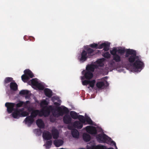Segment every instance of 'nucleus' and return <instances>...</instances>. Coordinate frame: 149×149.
<instances>
[{
    "instance_id": "f257e3e1",
    "label": "nucleus",
    "mask_w": 149,
    "mask_h": 149,
    "mask_svg": "<svg viewBox=\"0 0 149 149\" xmlns=\"http://www.w3.org/2000/svg\"><path fill=\"white\" fill-rule=\"evenodd\" d=\"M94 51L90 48L83 50L79 58L80 61L83 62L86 61L88 58H90L94 54Z\"/></svg>"
},
{
    "instance_id": "f03ea898",
    "label": "nucleus",
    "mask_w": 149,
    "mask_h": 149,
    "mask_svg": "<svg viewBox=\"0 0 149 149\" xmlns=\"http://www.w3.org/2000/svg\"><path fill=\"white\" fill-rule=\"evenodd\" d=\"M133 66L136 72H140L144 67L143 62L141 61V56L133 63Z\"/></svg>"
},
{
    "instance_id": "7ed1b4c3",
    "label": "nucleus",
    "mask_w": 149,
    "mask_h": 149,
    "mask_svg": "<svg viewBox=\"0 0 149 149\" xmlns=\"http://www.w3.org/2000/svg\"><path fill=\"white\" fill-rule=\"evenodd\" d=\"M54 110V108L52 105L49 106V107L45 106L43 107L40 111L41 116H44L45 117H47L49 116L50 112Z\"/></svg>"
},
{
    "instance_id": "20e7f679",
    "label": "nucleus",
    "mask_w": 149,
    "mask_h": 149,
    "mask_svg": "<svg viewBox=\"0 0 149 149\" xmlns=\"http://www.w3.org/2000/svg\"><path fill=\"white\" fill-rule=\"evenodd\" d=\"M97 141L100 143H109L111 140V138L109 137L104 133H101L97 134L96 137Z\"/></svg>"
},
{
    "instance_id": "39448f33",
    "label": "nucleus",
    "mask_w": 149,
    "mask_h": 149,
    "mask_svg": "<svg viewBox=\"0 0 149 149\" xmlns=\"http://www.w3.org/2000/svg\"><path fill=\"white\" fill-rule=\"evenodd\" d=\"M24 74L21 77L22 80L24 82L26 80H29L30 78H33L34 76L32 72L29 69L24 70Z\"/></svg>"
},
{
    "instance_id": "423d86ee",
    "label": "nucleus",
    "mask_w": 149,
    "mask_h": 149,
    "mask_svg": "<svg viewBox=\"0 0 149 149\" xmlns=\"http://www.w3.org/2000/svg\"><path fill=\"white\" fill-rule=\"evenodd\" d=\"M133 53L134 54H132L128 58V61L131 64H133L136 60H137L140 56L136 55V52L135 50L134 51Z\"/></svg>"
},
{
    "instance_id": "0eeeda50",
    "label": "nucleus",
    "mask_w": 149,
    "mask_h": 149,
    "mask_svg": "<svg viewBox=\"0 0 149 149\" xmlns=\"http://www.w3.org/2000/svg\"><path fill=\"white\" fill-rule=\"evenodd\" d=\"M15 104L11 102H6L5 104L6 107H7L8 112L10 113L13 111L15 108H14Z\"/></svg>"
},
{
    "instance_id": "6e6552de",
    "label": "nucleus",
    "mask_w": 149,
    "mask_h": 149,
    "mask_svg": "<svg viewBox=\"0 0 149 149\" xmlns=\"http://www.w3.org/2000/svg\"><path fill=\"white\" fill-rule=\"evenodd\" d=\"M59 112V115L62 116L64 114H68L69 112L68 109L66 107L63 106L62 107H58L57 109Z\"/></svg>"
},
{
    "instance_id": "1a4fd4ad",
    "label": "nucleus",
    "mask_w": 149,
    "mask_h": 149,
    "mask_svg": "<svg viewBox=\"0 0 149 149\" xmlns=\"http://www.w3.org/2000/svg\"><path fill=\"white\" fill-rule=\"evenodd\" d=\"M24 108L21 109L15 108L13 111V112L12 113V116L15 118H18L20 117L21 112L24 111Z\"/></svg>"
},
{
    "instance_id": "9d476101",
    "label": "nucleus",
    "mask_w": 149,
    "mask_h": 149,
    "mask_svg": "<svg viewBox=\"0 0 149 149\" xmlns=\"http://www.w3.org/2000/svg\"><path fill=\"white\" fill-rule=\"evenodd\" d=\"M86 132L91 134H96L97 133V130L95 127L88 126L86 127Z\"/></svg>"
},
{
    "instance_id": "9b49d317",
    "label": "nucleus",
    "mask_w": 149,
    "mask_h": 149,
    "mask_svg": "<svg viewBox=\"0 0 149 149\" xmlns=\"http://www.w3.org/2000/svg\"><path fill=\"white\" fill-rule=\"evenodd\" d=\"M34 119L30 116H27L24 120L25 123L28 126L30 127L33 123Z\"/></svg>"
},
{
    "instance_id": "f8f14e48",
    "label": "nucleus",
    "mask_w": 149,
    "mask_h": 149,
    "mask_svg": "<svg viewBox=\"0 0 149 149\" xmlns=\"http://www.w3.org/2000/svg\"><path fill=\"white\" fill-rule=\"evenodd\" d=\"M28 110L29 111H32V112L31 113V115L30 116L33 119L36 118L38 115L39 116H41L40 111L38 110H33L32 109H31V110H30L29 109Z\"/></svg>"
},
{
    "instance_id": "ddd939ff",
    "label": "nucleus",
    "mask_w": 149,
    "mask_h": 149,
    "mask_svg": "<svg viewBox=\"0 0 149 149\" xmlns=\"http://www.w3.org/2000/svg\"><path fill=\"white\" fill-rule=\"evenodd\" d=\"M83 72H84V76L85 78L87 79H91L93 76V74L92 72H91V71H88L86 70V71L84 70Z\"/></svg>"
},
{
    "instance_id": "4468645a",
    "label": "nucleus",
    "mask_w": 149,
    "mask_h": 149,
    "mask_svg": "<svg viewBox=\"0 0 149 149\" xmlns=\"http://www.w3.org/2000/svg\"><path fill=\"white\" fill-rule=\"evenodd\" d=\"M52 134L53 138L57 139L59 137V133L58 130L55 127H53L52 131Z\"/></svg>"
},
{
    "instance_id": "2eb2a0df",
    "label": "nucleus",
    "mask_w": 149,
    "mask_h": 149,
    "mask_svg": "<svg viewBox=\"0 0 149 149\" xmlns=\"http://www.w3.org/2000/svg\"><path fill=\"white\" fill-rule=\"evenodd\" d=\"M63 121L66 124H69L71 123L72 121V118L68 115H65L63 117Z\"/></svg>"
},
{
    "instance_id": "dca6fc26",
    "label": "nucleus",
    "mask_w": 149,
    "mask_h": 149,
    "mask_svg": "<svg viewBox=\"0 0 149 149\" xmlns=\"http://www.w3.org/2000/svg\"><path fill=\"white\" fill-rule=\"evenodd\" d=\"M43 137L46 140H49L52 139V136L50 132L47 131L43 132L42 134Z\"/></svg>"
},
{
    "instance_id": "f3484780",
    "label": "nucleus",
    "mask_w": 149,
    "mask_h": 149,
    "mask_svg": "<svg viewBox=\"0 0 149 149\" xmlns=\"http://www.w3.org/2000/svg\"><path fill=\"white\" fill-rule=\"evenodd\" d=\"M97 66L95 65H88L86 68V70L92 72H94L95 69L97 68Z\"/></svg>"
},
{
    "instance_id": "a211bd4d",
    "label": "nucleus",
    "mask_w": 149,
    "mask_h": 149,
    "mask_svg": "<svg viewBox=\"0 0 149 149\" xmlns=\"http://www.w3.org/2000/svg\"><path fill=\"white\" fill-rule=\"evenodd\" d=\"M73 126L75 128L81 129L83 127V124L79 121H75L73 123Z\"/></svg>"
},
{
    "instance_id": "6ab92c4d",
    "label": "nucleus",
    "mask_w": 149,
    "mask_h": 149,
    "mask_svg": "<svg viewBox=\"0 0 149 149\" xmlns=\"http://www.w3.org/2000/svg\"><path fill=\"white\" fill-rule=\"evenodd\" d=\"M44 92L45 95L48 97H51L52 95V92L51 90L46 88L44 90Z\"/></svg>"
},
{
    "instance_id": "aec40b11",
    "label": "nucleus",
    "mask_w": 149,
    "mask_h": 149,
    "mask_svg": "<svg viewBox=\"0 0 149 149\" xmlns=\"http://www.w3.org/2000/svg\"><path fill=\"white\" fill-rule=\"evenodd\" d=\"M36 124L38 127L40 128H43L44 127V123L42 120L41 119H38L36 120Z\"/></svg>"
},
{
    "instance_id": "412c9836",
    "label": "nucleus",
    "mask_w": 149,
    "mask_h": 149,
    "mask_svg": "<svg viewBox=\"0 0 149 149\" xmlns=\"http://www.w3.org/2000/svg\"><path fill=\"white\" fill-rule=\"evenodd\" d=\"M71 134L73 137L75 138H78L79 133L77 130L75 129L72 130L71 132Z\"/></svg>"
},
{
    "instance_id": "4be33fe9",
    "label": "nucleus",
    "mask_w": 149,
    "mask_h": 149,
    "mask_svg": "<svg viewBox=\"0 0 149 149\" xmlns=\"http://www.w3.org/2000/svg\"><path fill=\"white\" fill-rule=\"evenodd\" d=\"M83 138L84 141L87 142L89 141L91 139L90 136L88 134L86 133L83 134Z\"/></svg>"
},
{
    "instance_id": "5701e85b",
    "label": "nucleus",
    "mask_w": 149,
    "mask_h": 149,
    "mask_svg": "<svg viewBox=\"0 0 149 149\" xmlns=\"http://www.w3.org/2000/svg\"><path fill=\"white\" fill-rule=\"evenodd\" d=\"M54 143L56 146L58 147L63 144V141L61 139H58L54 140Z\"/></svg>"
},
{
    "instance_id": "b1692460",
    "label": "nucleus",
    "mask_w": 149,
    "mask_h": 149,
    "mask_svg": "<svg viewBox=\"0 0 149 149\" xmlns=\"http://www.w3.org/2000/svg\"><path fill=\"white\" fill-rule=\"evenodd\" d=\"M10 88L11 90L16 91L17 89V85L16 83L12 82L10 84Z\"/></svg>"
},
{
    "instance_id": "393cba45",
    "label": "nucleus",
    "mask_w": 149,
    "mask_h": 149,
    "mask_svg": "<svg viewBox=\"0 0 149 149\" xmlns=\"http://www.w3.org/2000/svg\"><path fill=\"white\" fill-rule=\"evenodd\" d=\"M134 50L132 49H127L125 50L126 52V54L125 55V57L127 58L129 57V55H131L132 54H134L133 52Z\"/></svg>"
},
{
    "instance_id": "a878e982",
    "label": "nucleus",
    "mask_w": 149,
    "mask_h": 149,
    "mask_svg": "<svg viewBox=\"0 0 149 149\" xmlns=\"http://www.w3.org/2000/svg\"><path fill=\"white\" fill-rule=\"evenodd\" d=\"M70 114L72 118L74 119H77L78 118L79 116L78 115L77 113L74 111H71Z\"/></svg>"
},
{
    "instance_id": "bb28decb",
    "label": "nucleus",
    "mask_w": 149,
    "mask_h": 149,
    "mask_svg": "<svg viewBox=\"0 0 149 149\" xmlns=\"http://www.w3.org/2000/svg\"><path fill=\"white\" fill-rule=\"evenodd\" d=\"M113 60L116 62H119L121 61L120 57L118 54L113 56Z\"/></svg>"
},
{
    "instance_id": "cd10ccee",
    "label": "nucleus",
    "mask_w": 149,
    "mask_h": 149,
    "mask_svg": "<svg viewBox=\"0 0 149 149\" xmlns=\"http://www.w3.org/2000/svg\"><path fill=\"white\" fill-rule=\"evenodd\" d=\"M29 83H30L32 85L36 86L38 82L36 78H34L31 80Z\"/></svg>"
},
{
    "instance_id": "c85d7f7f",
    "label": "nucleus",
    "mask_w": 149,
    "mask_h": 149,
    "mask_svg": "<svg viewBox=\"0 0 149 149\" xmlns=\"http://www.w3.org/2000/svg\"><path fill=\"white\" fill-rule=\"evenodd\" d=\"M29 91L27 90H22L19 92V94L21 95H26V97L28 95Z\"/></svg>"
},
{
    "instance_id": "c756f323",
    "label": "nucleus",
    "mask_w": 149,
    "mask_h": 149,
    "mask_svg": "<svg viewBox=\"0 0 149 149\" xmlns=\"http://www.w3.org/2000/svg\"><path fill=\"white\" fill-rule=\"evenodd\" d=\"M96 86L99 88H101L104 86V84L103 81H100L96 83Z\"/></svg>"
},
{
    "instance_id": "7c9ffc66",
    "label": "nucleus",
    "mask_w": 149,
    "mask_h": 149,
    "mask_svg": "<svg viewBox=\"0 0 149 149\" xmlns=\"http://www.w3.org/2000/svg\"><path fill=\"white\" fill-rule=\"evenodd\" d=\"M78 118L79 119L80 121L84 123L85 122V119L84 116L82 115H79Z\"/></svg>"
},
{
    "instance_id": "2f4dec72",
    "label": "nucleus",
    "mask_w": 149,
    "mask_h": 149,
    "mask_svg": "<svg viewBox=\"0 0 149 149\" xmlns=\"http://www.w3.org/2000/svg\"><path fill=\"white\" fill-rule=\"evenodd\" d=\"M13 78L11 77H6L4 80V84L6 85V84L8 83H9L12 81L13 80Z\"/></svg>"
},
{
    "instance_id": "473e14b6",
    "label": "nucleus",
    "mask_w": 149,
    "mask_h": 149,
    "mask_svg": "<svg viewBox=\"0 0 149 149\" xmlns=\"http://www.w3.org/2000/svg\"><path fill=\"white\" fill-rule=\"evenodd\" d=\"M24 102L23 101H19V102L15 104V106L16 107L15 108H18L22 107L23 105H24Z\"/></svg>"
},
{
    "instance_id": "72a5a7b5",
    "label": "nucleus",
    "mask_w": 149,
    "mask_h": 149,
    "mask_svg": "<svg viewBox=\"0 0 149 149\" xmlns=\"http://www.w3.org/2000/svg\"><path fill=\"white\" fill-rule=\"evenodd\" d=\"M36 87L40 90H43L44 88V86L40 83H38Z\"/></svg>"
},
{
    "instance_id": "f704fd0d",
    "label": "nucleus",
    "mask_w": 149,
    "mask_h": 149,
    "mask_svg": "<svg viewBox=\"0 0 149 149\" xmlns=\"http://www.w3.org/2000/svg\"><path fill=\"white\" fill-rule=\"evenodd\" d=\"M20 114V117H25L29 115L28 112L26 111H24L21 112Z\"/></svg>"
},
{
    "instance_id": "c9c22d12",
    "label": "nucleus",
    "mask_w": 149,
    "mask_h": 149,
    "mask_svg": "<svg viewBox=\"0 0 149 149\" xmlns=\"http://www.w3.org/2000/svg\"><path fill=\"white\" fill-rule=\"evenodd\" d=\"M117 49L116 47L114 48L113 49L110 51V53L113 56L117 54Z\"/></svg>"
},
{
    "instance_id": "e433bc0d",
    "label": "nucleus",
    "mask_w": 149,
    "mask_h": 149,
    "mask_svg": "<svg viewBox=\"0 0 149 149\" xmlns=\"http://www.w3.org/2000/svg\"><path fill=\"white\" fill-rule=\"evenodd\" d=\"M85 121H86L88 124H93V121L91 118L89 117L86 118L85 119Z\"/></svg>"
},
{
    "instance_id": "4c0bfd02",
    "label": "nucleus",
    "mask_w": 149,
    "mask_h": 149,
    "mask_svg": "<svg viewBox=\"0 0 149 149\" xmlns=\"http://www.w3.org/2000/svg\"><path fill=\"white\" fill-rule=\"evenodd\" d=\"M89 84L90 86L93 88L94 87L96 81L95 80H93L92 81H89Z\"/></svg>"
},
{
    "instance_id": "58836bf2",
    "label": "nucleus",
    "mask_w": 149,
    "mask_h": 149,
    "mask_svg": "<svg viewBox=\"0 0 149 149\" xmlns=\"http://www.w3.org/2000/svg\"><path fill=\"white\" fill-rule=\"evenodd\" d=\"M125 52V50L124 49H117V52L121 55H123Z\"/></svg>"
},
{
    "instance_id": "ea45409f",
    "label": "nucleus",
    "mask_w": 149,
    "mask_h": 149,
    "mask_svg": "<svg viewBox=\"0 0 149 149\" xmlns=\"http://www.w3.org/2000/svg\"><path fill=\"white\" fill-rule=\"evenodd\" d=\"M104 50L106 51H108L109 49V44L108 43H105V45L104 46Z\"/></svg>"
},
{
    "instance_id": "a19ab883",
    "label": "nucleus",
    "mask_w": 149,
    "mask_h": 149,
    "mask_svg": "<svg viewBox=\"0 0 149 149\" xmlns=\"http://www.w3.org/2000/svg\"><path fill=\"white\" fill-rule=\"evenodd\" d=\"M52 143L51 140L47 141L46 143V147L47 148H49L51 146Z\"/></svg>"
},
{
    "instance_id": "79ce46f5",
    "label": "nucleus",
    "mask_w": 149,
    "mask_h": 149,
    "mask_svg": "<svg viewBox=\"0 0 149 149\" xmlns=\"http://www.w3.org/2000/svg\"><path fill=\"white\" fill-rule=\"evenodd\" d=\"M107 147L105 146L101 145H98L97 146L95 149H106Z\"/></svg>"
},
{
    "instance_id": "37998d69",
    "label": "nucleus",
    "mask_w": 149,
    "mask_h": 149,
    "mask_svg": "<svg viewBox=\"0 0 149 149\" xmlns=\"http://www.w3.org/2000/svg\"><path fill=\"white\" fill-rule=\"evenodd\" d=\"M52 112V114L53 115L56 117H58L59 116H60L59 115V113H56L55 111V109H54V110H53L52 111H51Z\"/></svg>"
},
{
    "instance_id": "c03bdc74",
    "label": "nucleus",
    "mask_w": 149,
    "mask_h": 149,
    "mask_svg": "<svg viewBox=\"0 0 149 149\" xmlns=\"http://www.w3.org/2000/svg\"><path fill=\"white\" fill-rule=\"evenodd\" d=\"M103 56L106 58H109L110 57V54L108 52L104 53L103 55Z\"/></svg>"
},
{
    "instance_id": "a18cd8bd",
    "label": "nucleus",
    "mask_w": 149,
    "mask_h": 149,
    "mask_svg": "<svg viewBox=\"0 0 149 149\" xmlns=\"http://www.w3.org/2000/svg\"><path fill=\"white\" fill-rule=\"evenodd\" d=\"M48 104V103L45 100H44L43 101H42L41 103V105H46L47 106Z\"/></svg>"
},
{
    "instance_id": "49530a36",
    "label": "nucleus",
    "mask_w": 149,
    "mask_h": 149,
    "mask_svg": "<svg viewBox=\"0 0 149 149\" xmlns=\"http://www.w3.org/2000/svg\"><path fill=\"white\" fill-rule=\"evenodd\" d=\"M90 46L92 48L97 49V44L96 43H93L90 44Z\"/></svg>"
},
{
    "instance_id": "de8ad7c7",
    "label": "nucleus",
    "mask_w": 149,
    "mask_h": 149,
    "mask_svg": "<svg viewBox=\"0 0 149 149\" xmlns=\"http://www.w3.org/2000/svg\"><path fill=\"white\" fill-rule=\"evenodd\" d=\"M89 80H85L82 81V84L84 86H86L89 84Z\"/></svg>"
},
{
    "instance_id": "09e8293b",
    "label": "nucleus",
    "mask_w": 149,
    "mask_h": 149,
    "mask_svg": "<svg viewBox=\"0 0 149 149\" xmlns=\"http://www.w3.org/2000/svg\"><path fill=\"white\" fill-rule=\"evenodd\" d=\"M105 45V42L102 43L99 45L98 46H97V49H101L104 47V46Z\"/></svg>"
},
{
    "instance_id": "8fccbe9b",
    "label": "nucleus",
    "mask_w": 149,
    "mask_h": 149,
    "mask_svg": "<svg viewBox=\"0 0 149 149\" xmlns=\"http://www.w3.org/2000/svg\"><path fill=\"white\" fill-rule=\"evenodd\" d=\"M103 62V60L101 59H100L97 61V62L99 64H102Z\"/></svg>"
},
{
    "instance_id": "3c124183",
    "label": "nucleus",
    "mask_w": 149,
    "mask_h": 149,
    "mask_svg": "<svg viewBox=\"0 0 149 149\" xmlns=\"http://www.w3.org/2000/svg\"><path fill=\"white\" fill-rule=\"evenodd\" d=\"M30 103V102L29 101H27L26 102H24V106H26L27 104H29Z\"/></svg>"
},
{
    "instance_id": "603ef678",
    "label": "nucleus",
    "mask_w": 149,
    "mask_h": 149,
    "mask_svg": "<svg viewBox=\"0 0 149 149\" xmlns=\"http://www.w3.org/2000/svg\"><path fill=\"white\" fill-rule=\"evenodd\" d=\"M54 104L57 106H59L60 105V104L57 102H55L54 103Z\"/></svg>"
},
{
    "instance_id": "864d4df0",
    "label": "nucleus",
    "mask_w": 149,
    "mask_h": 149,
    "mask_svg": "<svg viewBox=\"0 0 149 149\" xmlns=\"http://www.w3.org/2000/svg\"><path fill=\"white\" fill-rule=\"evenodd\" d=\"M111 143H112L114 145H115V146H116V143H115V142L113 141H112L111 142Z\"/></svg>"
},
{
    "instance_id": "5fc2aeb1",
    "label": "nucleus",
    "mask_w": 149,
    "mask_h": 149,
    "mask_svg": "<svg viewBox=\"0 0 149 149\" xmlns=\"http://www.w3.org/2000/svg\"><path fill=\"white\" fill-rule=\"evenodd\" d=\"M87 149H92V148L91 147H88Z\"/></svg>"
},
{
    "instance_id": "6e6d98bb",
    "label": "nucleus",
    "mask_w": 149,
    "mask_h": 149,
    "mask_svg": "<svg viewBox=\"0 0 149 149\" xmlns=\"http://www.w3.org/2000/svg\"><path fill=\"white\" fill-rule=\"evenodd\" d=\"M114 63V62H113H113H112L110 64H111V65H113V63Z\"/></svg>"
},
{
    "instance_id": "4d7b16f0",
    "label": "nucleus",
    "mask_w": 149,
    "mask_h": 149,
    "mask_svg": "<svg viewBox=\"0 0 149 149\" xmlns=\"http://www.w3.org/2000/svg\"><path fill=\"white\" fill-rule=\"evenodd\" d=\"M106 149H114L112 148H107Z\"/></svg>"
},
{
    "instance_id": "13d9d810",
    "label": "nucleus",
    "mask_w": 149,
    "mask_h": 149,
    "mask_svg": "<svg viewBox=\"0 0 149 149\" xmlns=\"http://www.w3.org/2000/svg\"><path fill=\"white\" fill-rule=\"evenodd\" d=\"M32 38H33V40H32V41H34V40H35V38L34 37H32Z\"/></svg>"
},
{
    "instance_id": "bf43d9fd",
    "label": "nucleus",
    "mask_w": 149,
    "mask_h": 149,
    "mask_svg": "<svg viewBox=\"0 0 149 149\" xmlns=\"http://www.w3.org/2000/svg\"><path fill=\"white\" fill-rule=\"evenodd\" d=\"M36 131L38 132V131H39L40 130L39 129H36Z\"/></svg>"
},
{
    "instance_id": "052dcab7",
    "label": "nucleus",
    "mask_w": 149,
    "mask_h": 149,
    "mask_svg": "<svg viewBox=\"0 0 149 149\" xmlns=\"http://www.w3.org/2000/svg\"><path fill=\"white\" fill-rule=\"evenodd\" d=\"M81 79H82H82H83V77H82Z\"/></svg>"
},
{
    "instance_id": "680f3d73",
    "label": "nucleus",
    "mask_w": 149,
    "mask_h": 149,
    "mask_svg": "<svg viewBox=\"0 0 149 149\" xmlns=\"http://www.w3.org/2000/svg\"><path fill=\"white\" fill-rule=\"evenodd\" d=\"M84 149V148H80V149Z\"/></svg>"
}]
</instances>
